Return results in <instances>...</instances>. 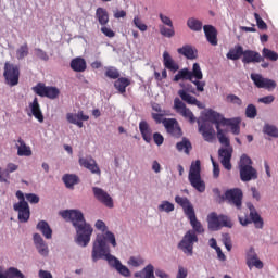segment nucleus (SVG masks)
I'll list each match as a JSON object with an SVG mask.
<instances>
[{"label":"nucleus","instance_id":"f257e3e1","mask_svg":"<svg viewBox=\"0 0 278 278\" xmlns=\"http://www.w3.org/2000/svg\"><path fill=\"white\" fill-rule=\"evenodd\" d=\"M108 242H110L112 247H116V237L112 231L106 232L105 236L97 235L91 252L92 262H99V260H103L104 257L106 262H109L110 266L116 269L119 275H123V277H129L131 271H129V268L123 265L118 258L110 254V245Z\"/></svg>","mask_w":278,"mask_h":278},{"label":"nucleus","instance_id":"f03ea898","mask_svg":"<svg viewBox=\"0 0 278 278\" xmlns=\"http://www.w3.org/2000/svg\"><path fill=\"white\" fill-rule=\"evenodd\" d=\"M192 229L188 230L178 243V248L185 253V255L192 256L194 253V242H199L197 233H205L203 224L197 219V213H191L187 216Z\"/></svg>","mask_w":278,"mask_h":278},{"label":"nucleus","instance_id":"7ed1b4c3","mask_svg":"<svg viewBox=\"0 0 278 278\" xmlns=\"http://www.w3.org/2000/svg\"><path fill=\"white\" fill-rule=\"evenodd\" d=\"M15 197L18 199L17 203L13 204L14 212L17 213V219L20 223H29V218H31V210L29 208V203L36 205L40 203V197L35 193H23V191L18 190L15 193ZM25 199L28 201H25Z\"/></svg>","mask_w":278,"mask_h":278},{"label":"nucleus","instance_id":"20e7f679","mask_svg":"<svg viewBox=\"0 0 278 278\" xmlns=\"http://www.w3.org/2000/svg\"><path fill=\"white\" fill-rule=\"evenodd\" d=\"M241 181H253L257 179V169L253 167V161L247 154H242L239 162Z\"/></svg>","mask_w":278,"mask_h":278},{"label":"nucleus","instance_id":"39448f33","mask_svg":"<svg viewBox=\"0 0 278 278\" xmlns=\"http://www.w3.org/2000/svg\"><path fill=\"white\" fill-rule=\"evenodd\" d=\"M189 184L192 188L198 190V192H203L205 190V181L201 178V161H193L189 168Z\"/></svg>","mask_w":278,"mask_h":278},{"label":"nucleus","instance_id":"423d86ee","mask_svg":"<svg viewBox=\"0 0 278 278\" xmlns=\"http://www.w3.org/2000/svg\"><path fill=\"white\" fill-rule=\"evenodd\" d=\"M74 229H76V243L79 247L90 244V238H92V232L94 231L90 224L85 220L78 226H74Z\"/></svg>","mask_w":278,"mask_h":278},{"label":"nucleus","instance_id":"0eeeda50","mask_svg":"<svg viewBox=\"0 0 278 278\" xmlns=\"http://www.w3.org/2000/svg\"><path fill=\"white\" fill-rule=\"evenodd\" d=\"M208 229L211 231H219L222 227H228L231 229L233 223L226 215H218L216 213H211L207 217Z\"/></svg>","mask_w":278,"mask_h":278},{"label":"nucleus","instance_id":"6e6552de","mask_svg":"<svg viewBox=\"0 0 278 278\" xmlns=\"http://www.w3.org/2000/svg\"><path fill=\"white\" fill-rule=\"evenodd\" d=\"M38 97H47V99L55 100L60 97V89L53 86H46L43 83H38L31 88Z\"/></svg>","mask_w":278,"mask_h":278},{"label":"nucleus","instance_id":"1a4fd4ad","mask_svg":"<svg viewBox=\"0 0 278 278\" xmlns=\"http://www.w3.org/2000/svg\"><path fill=\"white\" fill-rule=\"evenodd\" d=\"M174 110L182 116V118H186V121H189L192 124L197 123V117L194 116V113L191 112V110L186 106V103L181 101L179 98L174 99Z\"/></svg>","mask_w":278,"mask_h":278},{"label":"nucleus","instance_id":"9d476101","mask_svg":"<svg viewBox=\"0 0 278 278\" xmlns=\"http://www.w3.org/2000/svg\"><path fill=\"white\" fill-rule=\"evenodd\" d=\"M242 190L239 188L229 189L225 192L224 201H227L229 205H233L237 210L242 207Z\"/></svg>","mask_w":278,"mask_h":278},{"label":"nucleus","instance_id":"9b49d317","mask_svg":"<svg viewBox=\"0 0 278 278\" xmlns=\"http://www.w3.org/2000/svg\"><path fill=\"white\" fill-rule=\"evenodd\" d=\"M20 75H21V72L18 70V66L14 64L5 63L4 78L7 79V84H9V86H17Z\"/></svg>","mask_w":278,"mask_h":278},{"label":"nucleus","instance_id":"f8f14e48","mask_svg":"<svg viewBox=\"0 0 278 278\" xmlns=\"http://www.w3.org/2000/svg\"><path fill=\"white\" fill-rule=\"evenodd\" d=\"M61 216L62 218H65V220H71L73 227H77L78 225H81V223H86L84 213L79 210H65L61 212Z\"/></svg>","mask_w":278,"mask_h":278},{"label":"nucleus","instance_id":"ddd939ff","mask_svg":"<svg viewBox=\"0 0 278 278\" xmlns=\"http://www.w3.org/2000/svg\"><path fill=\"white\" fill-rule=\"evenodd\" d=\"M251 79L256 88H264L265 90H275L277 83L269 78H264L262 74H251Z\"/></svg>","mask_w":278,"mask_h":278},{"label":"nucleus","instance_id":"4468645a","mask_svg":"<svg viewBox=\"0 0 278 278\" xmlns=\"http://www.w3.org/2000/svg\"><path fill=\"white\" fill-rule=\"evenodd\" d=\"M92 192L97 201L102 203V205H105V207H109L110 210L114 207V200L109 195L108 191L99 187H93Z\"/></svg>","mask_w":278,"mask_h":278},{"label":"nucleus","instance_id":"2eb2a0df","mask_svg":"<svg viewBox=\"0 0 278 278\" xmlns=\"http://www.w3.org/2000/svg\"><path fill=\"white\" fill-rule=\"evenodd\" d=\"M163 125L170 136L174 138H181L184 132L181 131V127L179 126V122L175 118H164Z\"/></svg>","mask_w":278,"mask_h":278},{"label":"nucleus","instance_id":"dca6fc26","mask_svg":"<svg viewBox=\"0 0 278 278\" xmlns=\"http://www.w3.org/2000/svg\"><path fill=\"white\" fill-rule=\"evenodd\" d=\"M78 163L83 168H87V170H90L92 175H98L101 177V168H99V164H97V160H94L91 155L86 157H80L78 160Z\"/></svg>","mask_w":278,"mask_h":278},{"label":"nucleus","instance_id":"f3484780","mask_svg":"<svg viewBox=\"0 0 278 278\" xmlns=\"http://www.w3.org/2000/svg\"><path fill=\"white\" fill-rule=\"evenodd\" d=\"M199 125V134H202L203 139L205 142H213L214 137L216 136V131L214 130V126L207 122H198Z\"/></svg>","mask_w":278,"mask_h":278},{"label":"nucleus","instance_id":"a211bd4d","mask_svg":"<svg viewBox=\"0 0 278 278\" xmlns=\"http://www.w3.org/2000/svg\"><path fill=\"white\" fill-rule=\"evenodd\" d=\"M233 153L232 148H220L218 150V155L220 157L222 166L226 168V170H231V155Z\"/></svg>","mask_w":278,"mask_h":278},{"label":"nucleus","instance_id":"6ab92c4d","mask_svg":"<svg viewBox=\"0 0 278 278\" xmlns=\"http://www.w3.org/2000/svg\"><path fill=\"white\" fill-rule=\"evenodd\" d=\"M247 266L250 268H253V266L258 269L264 268V263L257 258V253H255V249L253 248H250L247 252Z\"/></svg>","mask_w":278,"mask_h":278},{"label":"nucleus","instance_id":"aec40b11","mask_svg":"<svg viewBox=\"0 0 278 278\" xmlns=\"http://www.w3.org/2000/svg\"><path fill=\"white\" fill-rule=\"evenodd\" d=\"M203 29L207 42H210L212 47H216L218 45V30H216V27L204 25Z\"/></svg>","mask_w":278,"mask_h":278},{"label":"nucleus","instance_id":"412c9836","mask_svg":"<svg viewBox=\"0 0 278 278\" xmlns=\"http://www.w3.org/2000/svg\"><path fill=\"white\" fill-rule=\"evenodd\" d=\"M178 96L180 97L181 101L188 103V105H197V108L203 110V103H201V101H199L195 97L190 96V93H188V89H180L178 91Z\"/></svg>","mask_w":278,"mask_h":278},{"label":"nucleus","instance_id":"4be33fe9","mask_svg":"<svg viewBox=\"0 0 278 278\" xmlns=\"http://www.w3.org/2000/svg\"><path fill=\"white\" fill-rule=\"evenodd\" d=\"M242 62L243 64H257L262 62V55L253 50H243Z\"/></svg>","mask_w":278,"mask_h":278},{"label":"nucleus","instance_id":"5701e85b","mask_svg":"<svg viewBox=\"0 0 278 278\" xmlns=\"http://www.w3.org/2000/svg\"><path fill=\"white\" fill-rule=\"evenodd\" d=\"M205 116L207 121L216 125V127H220V125H227V118H225L220 113L214 110H208Z\"/></svg>","mask_w":278,"mask_h":278},{"label":"nucleus","instance_id":"b1692460","mask_svg":"<svg viewBox=\"0 0 278 278\" xmlns=\"http://www.w3.org/2000/svg\"><path fill=\"white\" fill-rule=\"evenodd\" d=\"M139 131L144 142L150 144V142L153 140V130L151 129V126H149V123H147V121H141L139 123Z\"/></svg>","mask_w":278,"mask_h":278},{"label":"nucleus","instance_id":"393cba45","mask_svg":"<svg viewBox=\"0 0 278 278\" xmlns=\"http://www.w3.org/2000/svg\"><path fill=\"white\" fill-rule=\"evenodd\" d=\"M175 201L178 205H180V207H182L186 216H190V214L194 213V206H192V203H190L188 198L176 195Z\"/></svg>","mask_w":278,"mask_h":278},{"label":"nucleus","instance_id":"a878e982","mask_svg":"<svg viewBox=\"0 0 278 278\" xmlns=\"http://www.w3.org/2000/svg\"><path fill=\"white\" fill-rule=\"evenodd\" d=\"M163 65L167 68V71H173V73H177V71H179V64L173 60V56H170L168 51L163 52Z\"/></svg>","mask_w":278,"mask_h":278},{"label":"nucleus","instance_id":"bb28decb","mask_svg":"<svg viewBox=\"0 0 278 278\" xmlns=\"http://www.w3.org/2000/svg\"><path fill=\"white\" fill-rule=\"evenodd\" d=\"M29 109L35 118L40 123H45V115L42 114V110L40 109V103L37 98H34L33 102L29 103Z\"/></svg>","mask_w":278,"mask_h":278},{"label":"nucleus","instance_id":"cd10ccee","mask_svg":"<svg viewBox=\"0 0 278 278\" xmlns=\"http://www.w3.org/2000/svg\"><path fill=\"white\" fill-rule=\"evenodd\" d=\"M179 55H184L187 60H197L198 51L190 45H185L177 49Z\"/></svg>","mask_w":278,"mask_h":278},{"label":"nucleus","instance_id":"c85d7f7f","mask_svg":"<svg viewBox=\"0 0 278 278\" xmlns=\"http://www.w3.org/2000/svg\"><path fill=\"white\" fill-rule=\"evenodd\" d=\"M15 170H18V165L14 163H9L7 165V169L4 170L0 167V182L8 184V179H10V173H15Z\"/></svg>","mask_w":278,"mask_h":278},{"label":"nucleus","instance_id":"c756f323","mask_svg":"<svg viewBox=\"0 0 278 278\" xmlns=\"http://www.w3.org/2000/svg\"><path fill=\"white\" fill-rule=\"evenodd\" d=\"M96 18L101 26H105L110 23V13H108L106 9L99 7L96 10Z\"/></svg>","mask_w":278,"mask_h":278},{"label":"nucleus","instance_id":"7c9ffc66","mask_svg":"<svg viewBox=\"0 0 278 278\" xmlns=\"http://www.w3.org/2000/svg\"><path fill=\"white\" fill-rule=\"evenodd\" d=\"M71 68L75 73H84L87 68L86 60L81 56H77L71 61Z\"/></svg>","mask_w":278,"mask_h":278},{"label":"nucleus","instance_id":"2f4dec72","mask_svg":"<svg viewBox=\"0 0 278 278\" xmlns=\"http://www.w3.org/2000/svg\"><path fill=\"white\" fill-rule=\"evenodd\" d=\"M37 229L45 236L47 240H51L53 238V230L51 229V226H49V223L45 220H40L37 224Z\"/></svg>","mask_w":278,"mask_h":278},{"label":"nucleus","instance_id":"473e14b6","mask_svg":"<svg viewBox=\"0 0 278 278\" xmlns=\"http://www.w3.org/2000/svg\"><path fill=\"white\" fill-rule=\"evenodd\" d=\"M128 86H131V80L126 77H118L114 83V88H116L121 94H125L127 92Z\"/></svg>","mask_w":278,"mask_h":278},{"label":"nucleus","instance_id":"72a5a7b5","mask_svg":"<svg viewBox=\"0 0 278 278\" xmlns=\"http://www.w3.org/2000/svg\"><path fill=\"white\" fill-rule=\"evenodd\" d=\"M62 181L65 184L66 188L73 190V188L79 184V176L75 174H65L62 177Z\"/></svg>","mask_w":278,"mask_h":278},{"label":"nucleus","instance_id":"f704fd0d","mask_svg":"<svg viewBox=\"0 0 278 278\" xmlns=\"http://www.w3.org/2000/svg\"><path fill=\"white\" fill-rule=\"evenodd\" d=\"M244 53V48L242 46L237 45L233 49H230L229 52L226 54L228 60H240Z\"/></svg>","mask_w":278,"mask_h":278},{"label":"nucleus","instance_id":"c9c22d12","mask_svg":"<svg viewBox=\"0 0 278 278\" xmlns=\"http://www.w3.org/2000/svg\"><path fill=\"white\" fill-rule=\"evenodd\" d=\"M0 278H25L18 268L10 267L4 273L0 271Z\"/></svg>","mask_w":278,"mask_h":278},{"label":"nucleus","instance_id":"e433bc0d","mask_svg":"<svg viewBox=\"0 0 278 278\" xmlns=\"http://www.w3.org/2000/svg\"><path fill=\"white\" fill-rule=\"evenodd\" d=\"M67 121L72 124L75 125L76 121H89L90 116L85 115L84 111H78L77 114L75 113H67L66 114Z\"/></svg>","mask_w":278,"mask_h":278},{"label":"nucleus","instance_id":"4c0bfd02","mask_svg":"<svg viewBox=\"0 0 278 278\" xmlns=\"http://www.w3.org/2000/svg\"><path fill=\"white\" fill-rule=\"evenodd\" d=\"M17 142L20 144L17 146V155H20L21 157H29L31 155V149L27 147V144H25V141L21 138L17 140Z\"/></svg>","mask_w":278,"mask_h":278},{"label":"nucleus","instance_id":"58836bf2","mask_svg":"<svg viewBox=\"0 0 278 278\" xmlns=\"http://www.w3.org/2000/svg\"><path fill=\"white\" fill-rule=\"evenodd\" d=\"M154 267L153 265H147L141 271H137L135 277L138 278H154Z\"/></svg>","mask_w":278,"mask_h":278},{"label":"nucleus","instance_id":"ea45409f","mask_svg":"<svg viewBox=\"0 0 278 278\" xmlns=\"http://www.w3.org/2000/svg\"><path fill=\"white\" fill-rule=\"evenodd\" d=\"M177 151H185L186 155H190V151H192V143L187 138H182V140L176 143Z\"/></svg>","mask_w":278,"mask_h":278},{"label":"nucleus","instance_id":"a19ab883","mask_svg":"<svg viewBox=\"0 0 278 278\" xmlns=\"http://www.w3.org/2000/svg\"><path fill=\"white\" fill-rule=\"evenodd\" d=\"M181 79H185L187 81H192V77L190 75V70L188 68H182L178 71V73L174 76L173 81H181Z\"/></svg>","mask_w":278,"mask_h":278},{"label":"nucleus","instance_id":"79ce46f5","mask_svg":"<svg viewBox=\"0 0 278 278\" xmlns=\"http://www.w3.org/2000/svg\"><path fill=\"white\" fill-rule=\"evenodd\" d=\"M250 218L252 223H254L256 229H264V219H262V216H260V214L256 213V211L250 212Z\"/></svg>","mask_w":278,"mask_h":278},{"label":"nucleus","instance_id":"37998d69","mask_svg":"<svg viewBox=\"0 0 278 278\" xmlns=\"http://www.w3.org/2000/svg\"><path fill=\"white\" fill-rule=\"evenodd\" d=\"M187 26L191 31H201V29H203V23L194 17L187 21Z\"/></svg>","mask_w":278,"mask_h":278},{"label":"nucleus","instance_id":"c03bdc74","mask_svg":"<svg viewBox=\"0 0 278 278\" xmlns=\"http://www.w3.org/2000/svg\"><path fill=\"white\" fill-rule=\"evenodd\" d=\"M228 127H230L231 134L233 136L240 135V121L238 119H226V124Z\"/></svg>","mask_w":278,"mask_h":278},{"label":"nucleus","instance_id":"a18cd8bd","mask_svg":"<svg viewBox=\"0 0 278 278\" xmlns=\"http://www.w3.org/2000/svg\"><path fill=\"white\" fill-rule=\"evenodd\" d=\"M29 55V45L24 42L17 50H16V58L17 60H25Z\"/></svg>","mask_w":278,"mask_h":278},{"label":"nucleus","instance_id":"49530a36","mask_svg":"<svg viewBox=\"0 0 278 278\" xmlns=\"http://www.w3.org/2000/svg\"><path fill=\"white\" fill-rule=\"evenodd\" d=\"M263 134L270 136L271 138H278V128L271 124H265L263 127Z\"/></svg>","mask_w":278,"mask_h":278},{"label":"nucleus","instance_id":"de8ad7c7","mask_svg":"<svg viewBox=\"0 0 278 278\" xmlns=\"http://www.w3.org/2000/svg\"><path fill=\"white\" fill-rule=\"evenodd\" d=\"M216 130H217V138L220 144H223L224 147H230L231 141H229V139L227 138V135H225V131L220 129V126H216Z\"/></svg>","mask_w":278,"mask_h":278},{"label":"nucleus","instance_id":"09e8293b","mask_svg":"<svg viewBox=\"0 0 278 278\" xmlns=\"http://www.w3.org/2000/svg\"><path fill=\"white\" fill-rule=\"evenodd\" d=\"M161 36H164L165 38H173L175 36V27L172 25L166 27L164 25L159 26Z\"/></svg>","mask_w":278,"mask_h":278},{"label":"nucleus","instance_id":"8fccbe9b","mask_svg":"<svg viewBox=\"0 0 278 278\" xmlns=\"http://www.w3.org/2000/svg\"><path fill=\"white\" fill-rule=\"evenodd\" d=\"M190 75L191 79H203V71H201V65L199 63L193 64Z\"/></svg>","mask_w":278,"mask_h":278},{"label":"nucleus","instance_id":"3c124183","mask_svg":"<svg viewBox=\"0 0 278 278\" xmlns=\"http://www.w3.org/2000/svg\"><path fill=\"white\" fill-rule=\"evenodd\" d=\"M159 212H166L167 214L175 212V204L170 203L169 201H163L159 205Z\"/></svg>","mask_w":278,"mask_h":278},{"label":"nucleus","instance_id":"603ef678","mask_svg":"<svg viewBox=\"0 0 278 278\" xmlns=\"http://www.w3.org/2000/svg\"><path fill=\"white\" fill-rule=\"evenodd\" d=\"M105 77L109 79H118V77H121V72H118V70L113 66L106 67Z\"/></svg>","mask_w":278,"mask_h":278},{"label":"nucleus","instance_id":"864d4df0","mask_svg":"<svg viewBox=\"0 0 278 278\" xmlns=\"http://www.w3.org/2000/svg\"><path fill=\"white\" fill-rule=\"evenodd\" d=\"M132 25L139 29V31H147L149 29V26L147 24L142 23V18L140 16L136 15L132 20Z\"/></svg>","mask_w":278,"mask_h":278},{"label":"nucleus","instance_id":"5fc2aeb1","mask_svg":"<svg viewBox=\"0 0 278 278\" xmlns=\"http://www.w3.org/2000/svg\"><path fill=\"white\" fill-rule=\"evenodd\" d=\"M263 56L266 58V60H270L271 62H277V60H278L277 52H275L268 48L263 49Z\"/></svg>","mask_w":278,"mask_h":278},{"label":"nucleus","instance_id":"6e6d98bb","mask_svg":"<svg viewBox=\"0 0 278 278\" xmlns=\"http://www.w3.org/2000/svg\"><path fill=\"white\" fill-rule=\"evenodd\" d=\"M257 108L254 104H248L245 108V117L247 118H256Z\"/></svg>","mask_w":278,"mask_h":278},{"label":"nucleus","instance_id":"4d7b16f0","mask_svg":"<svg viewBox=\"0 0 278 278\" xmlns=\"http://www.w3.org/2000/svg\"><path fill=\"white\" fill-rule=\"evenodd\" d=\"M191 84L195 86L197 92H205V86H206L205 80L193 78L191 80Z\"/></svg>","mask_w":278,"mask_h":278},{"label":"nucleus","instance_id":"13d9d810","mask_svg":"<svg viewBox=\"0 0 278 278\" xmlns=\"http://www.w3.org/2000/svg\"><path fill=\"white\" fill-rule=\"evenodd\" d=\"M226 103H232V105H242V99H240V97L230 93L228 96H226Z\"/></svg>","mask_w":278,"mask_h":278},{"label":"nucleus","instance_id":"bf43d9fd","mask_svg":"<svg viewBox=\"0 0 278 278\" xmlns=\"http://www.w3.org/2000/svg\"><path fill=\"white\" fill-rule=\"evenodd\" d=\"M128 264L135 268H138V266H142V264H144V260L140 256H131L128 261Z\"/></svg>","mask_w":278,"mask_h":278},{"label":"nucleus","instance_id":"052dcab7","mask_svg":"<svg viewBox=\"0 0 278 278\" xmlns=\"http://www.w3.org/2000/svg\"><path fill=\"white\" fill-rule=\"evenodd\" d=\"M35 55L36 58H39V60H42L43 62H49V54L40 48L35 49Z\"/></svg>","mask_w":278,"mask_h":278},{"label":"nucleus","instance_id":"680f3d73","mask_svg":"<svg viewBox=\"0 0 278 278\" xmlns=\"http://www.w3.org/2000/svg\"><path fill=\"white\" fill-rule=\"evenodd\" d=\"M96 229H98V231H102V236H106V233L109 232L108 230V226L105 225V222L101 220V219H98L96 222V225H94Z\"/></svg>","mask_w":278,"mask_h":278},{"label":"nucleus","instance_id":"e2e57ef3","mask_svg":"<svg viewBox=\"0 0 278 278\" xmlns=\"http://www.w3.org/2000/svg\"><path fill=\"white\" fill-rule=\"evenodd\" d=\"M254 18L256 21L258 29H268V25L266 24V22H264V20H262V16H260L258 13H254Z\"/></svg>","mask_w":278,"mask_h":278},{"label":"nucleus","instance_id":"0e129e2a","mask_svg":"<svg viewBox=\"0 0 278 278\" xmlns=\"http://www.w3.org/2000/svg\"><path fill=\"white\" fill-rule=\"evenodd\" d=\"M222 241H223V244L225 245V248L227 249V251H231V249L233 247L231 244V236H229V233H224Z\"/></svg>","mask_w":278,"mask_h":278},{"label":"nucleus","instance_id":"69168bd1","mask_svg":"<svg viewBox=\"0 0 278 278\" xmlns=\"http://www.w3.org/2000/svg\"><path fill=\"white\" fill-rule=\"evenodd\" d=\"M36 249L40 255H43L45 257L46 255H49V247L45 242L36 245Z\"/></svg>","mask_w":278,"mask_h":278},{"label":"nucleus","instance_id":"338daca9","mask_svg":"<svg viewBox=\"0 0 278 278\" xmlns=\"http://www.w3.org/2000/svg\"><path fill=\"white\" fill-rule=\"evenodd\" d=\"M164 116H166V113H151V117L156 123V125L164 123Z\"/></svg>","mask_w":278,"mask_h":278},{"label":"nucleus","instance_id":"774afa93","mask_svg":"<svg viewBox=\"0 0 278 278\" xmlns=\"http://www.w3.org/2000/svg\"><path fill=\"white\" fill-rule=\"evenodd\" d=\"M101 31L104 36H106V38H114V36H116V33H114V30L108 26H102Z\"/></svg>","mask_w":278,"mask_h":278}]
</instances>
